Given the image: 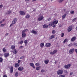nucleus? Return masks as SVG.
Here are the masks:
<instances>
[{
    "label": "nucleus",
    "instance_id": "f257e3e1",
    "mask_svg": "<svg viewBox=\"0 0 77 77\" xmlns=\"http://www.w3.org/2000/svg\"><path fill=\"white\" fill-rule=\"evenodd\" d=\"M63 70H59L57 71V74L58 75H60V74H63Z\"/></svg>",
    "mask_w": 77,
    "mask_h": 77
},
{
    "label": "nucleus",
    "instance_id": "f03ea898",
    "mask_svg": "<svg viewBox=\"0 0 77 77\" xmlns=\"http://www.w3.org/2000/svg\"><path fill=\"white\" fill-rule=\"evenodd\" d=\"M74 50H75V49H74V48H72L70 50L69 52V54H72L74 53Z\"/></svg>",
    "mask_w": 77,
    "mask_h": 77
},
{
    "label": "nucleus",
    "instance_id": "7ed1b4c3",
    "mask_svg": "<svg viewBox=\"0 0 77 77\" xmlns=\"http://www.w3.org/2000/svg\"><path fill=\"white\" fill-rule=\"evenodd\" d=\"M44 19V17H43L42 16H41L39 17L38 19V21H42V20Z\"/></svg>",
    "mask_w": 77,
    "mask_h": 77
},
{
    "label": "nucleus",
    "instance_id": "20e7f679",
    "mask_svg": "<svg viewBox=\"0 0 77 77\" xmlns=\"http://www.w3.org/2000/svg\"><path fill=\"white\" fill-rule=\"evenodd\" d=\"M57 52V50H55L53 51V52H51L50 53L51 54H52V55H53V54H56V53Z\"/></svg>",
    "mask_w": 77,
    "mask_h": 77
},
{
    "label": "nucleus",
    "instance_id": "39448f33",
    "mask_svg": "<svg viewBox=\"0 0 77 77\" xmlns=\"http://www.w3.org/2000/svg\"><path fill=\"white\" fill-rule=\"evenodd\" d=\"M72 26H69L68 28V31L69 32H70L71 30H72Z\"/></svg>",
    "mask_w": 77,
    "mask_h": 77
},
{
    "label": "nucleus",
    "instance_id": "423d86ee",
    "mask_svg": "<svg viewBox=\"0 0 77 77\" xmlns=\"http://www.w3.org/2000/svg\"><path fill=\"white\" fill-rule=\"evenodd\" d=\"M52 23L53 25H54V24H57L58 23V21H57V20H56V19H54V20L53 22Z\"/></svg>",
    "mask_w": 77,
    "mask_h": 77
},
{
    "label": "nucleus",
    "instance_id": "0eeeda50",
    "mask_svg": "<svg viewBox=\"0 0 77 77\" xmlns=\"http://www.w3.org/2000/svg\"><path fill=\"white\" fill-rule=\"evenodd\" d=\"M71 66V65L70 64H68L67 65H66L64 66V68L66 69H68Z\"/></svg>",
    "mask_w": 77,
    "mask_h": 77
},
{
    "label": "nucleus",
    "instance_id": "6e6552de",
    "mask_svg": "<svg viewBox=\"0 0 77 77\" xmlns=\"http://www.w3.org/2000/svg\"><path fill=\"white\" fill-rule=\"evenodd\" d=\"M20 14L21 15H25V14H26L23 11H20Z\"/></svg>",
    "mask_w": 77,
    "mask_h": 77
},
{
    "label": "nucleus",
    "instance_id": "1a4fd4ad",
    "mask_svg": "<svg viewBox=\"0 0 77 77\" xmlns=\"http://www.w3.org/2000/svg\"><path fill=\"white\" fill-rule=\"evenodd\" d=\"M9 53H6L4 54V56L5 57H8L9 56Z\"/></svg>",
    "mask_w": 77,
    "mask_h": 77
},
{
    "label": "nucleus",
    "instance_id": "9d476101",
    "mask_svg": "<svg viewBox=\"0 0 77 77\" xmlns=\"http://www.w3.org/2000/svg\"><path fill=\"white\" fill-rule=\"evenodd\" d=\"M17 18H14L12 21V24H15V23H16L17 22Z\"/></svg>",
    "mask_w": 77,
    "mask_h": 77
},
{
    "label": "nucleus",
    "instance_id": "9b49d317",
    "mask_svg": "<svg viewBox=\"0 0 77 77\" xmlns=\"http://www.w3.org/2000/svg\"><path fill=\"white\" fill-rule=\"evenodd\" d=\"M29 65L31 66H32L34 69H35V67L34 66V64L33 63H29Z\"/></svg>",
    "mask_w": 77,
    "mask_h": 77
},
{
    "label": "nucleus",
    "instance_id": "f8f14e48",
    "mask_svg": "<svg viewBox=\"0 0 77 77\" xmlns=\"http://www.w3.org/2000/svg\"><path fill=\"white\" fill-rule=\"evenodd\" d=\"M51 45V43H46L45 46L46 47H50Z\"/></svg>",
    "mask_w": 77,
    "mask_h": 77
},
{
    "label": "nucleus",
    "instance_id": "ddd939ff",
    "mask_svg": "<svg viewBox=\"0 0 77 77\" xmlns=\"http://www.w3.org/2000/svg\"><path fill=\"white\" fill-rule=\"evenodd\" d=\"M67 14H65L64 15H63L62 16V20H64V19H65V17H66V15H67Z\"/></svg>",
    "mask_w": 77,
    "mask_h": 77
},
{
    "label": "nucleus",
    "instance_id": "4468645a",
    "mask_svg": "<svg viewBox=\"0 0 77 77\" xmlns=\"http://www.w3.org/2000/svg\"><path fill=\"white\" fill-rule=\"evenodd\" d=\"M22 38H24V37H25L26 34L25 32H22Z\"/></svg>",
    "mask_w": 77,
    "mask_h": 77
},
{
    "label": "nucleus",
    "instance_id": "2eb2a0df",
    "mask_svg": "<svg viewBox=\"0 0 77 77\" xmlns=\"http://www.w3.org/2000/svg\"><path fill=\"white\" fill-rule=\"evenodd\" d=\"M75 39H76V37H74L71 38V42L74 41H75Z\"/></svg>",
    "mask_w": 77,
    "mask_h": 77
},
{
    "label": "nucleus",
    "instance_id": "dca6fc26",
    "mask_svg": "<svg viewBox=\"0 0 77 77\" xmlns=\"http://www.w3.org/2000/svg\"><path fill=\"white\" fill-rule=\"evenodd\" d=\"M31 32L32 33H34V34H37V32L36 31H35L34 30H32L31 31Z\"/></svg>",
    "mask_w": 77,
    "mask_h": 77
},
{
    "label": "nucleus",
    "instance_id": "f3484780",
    "mask_svg": "<svg viewBox=\"0 0 77 77\" xmlns=\"http://www.w3.org/2000/svg\"><path fill=\"white\" fill-rule=\"evenodd\" d=\"M24 69V68L23 67H19L18 68V70L19 71H21L22 70H23Z\"/></svg>",
    "mask_w": 77,
    "mask_h": 77
},
{
    "label": "nucleus",
    "instance_id": "a211bd4d",
    "mask_svg": "<svg viewBox=\"0 0 77 77\" xmlns=\"http://www.w3.org/2000/svg\"><path fill=\"white\" fill-rule=\"evenodd\" d=\"M20 66V63H17L15 64L14 66L15 68H17V66Z\"/></svg>",
    "mask_w": 77,
    "mask_h": 77
},
{
    "label": "nucleus",
    "instance_id": "6ab92c4d",
    "mask_svg": "<svg viewBox=\"0 0 77 77\" xmlns=\"http://www.w3.org/2000/svg\"><path fill=\"white\" fill-rule=\"evenodd\" d=\"M43 28L46 29V28H47V27H48V26L47 25L45 24L43 26Z\"/></svg>",
    "mask_w": 77,
    "mask_h": 77
},
{
    "label": "nucleus",
    "instance_id": "aec40b11",
    "mask_svg": "<svg viewBox=\"0 0 77 77\" xmlns=\"http://www.w3.org/2000/svg\"><path fill=\"white\" fill-rule=\"evenodd\" d=\"M13 67L12 66L11 67V68H10L11 73H12V72H13Z\"/></svg>",
    "mask_w": 77,
    "mask_h": 77
},
{
    "label": "nucleus",
    "instance_id": "412c9836",
    "mask_svg": "<svg viewBox=\"0 0 77 77\" xmlns=\"http://www.w3.org/2000/svg\"><path fill=\"white\" fill-rule=\"evenodd\" d=\"M11 48L12 50H14L15 48V46L14 45H11Z\"/></svg>",
    "mask_w": 77,
    "mask_h": 77
},
{
    "label": "nucleus",
    "instance_id": "4be33fe9",
    "mask_svg": "<svg viewBox=\"0 0 77 77\" xmlns=\"http://www.w3.org/2000/svg\"><path fill=\"white\" fill-rule=\"evenodd\" d=\"M24 43L25 44V46H27V44H28V42H27V40H26L24 41Z\"/></svg>",
    "mask_w": 77,
    "mask_h": 77
},
{
    "label": "nucleus",
    "instance_id": "5701e85b",
    "mask_svg": "<svg viewBox=\"0 0 77 77\" xmlns=\"http://www.w3.org/2000/svg\"><path fill=\"white\" fill-rule=\"evenodd\" d=\"M44 43H42L40 44V47L41 48H42L44 47Z\"/></svg>",
    "mask_w": 77,
    "mask_h": 77
},
{
    "label": "nucleus",
    "instance_id": "b1692460",
    "mask_svg": "<svg viewBox=\"0 0 77 77\" xmlns=\"http://www.w3.org/2000/svg\"><path fill=\"white\" fill-rule=\"evenodd\" d=\"M49 62V60H45V63L46 64H48Z\"/></svg>",
    "mask_w": 77,
    "mask_h": 77
},
{
    "label": "nucleus",
    "instance_id": "393cba45",
    "mask_svg": "<svg viewBox=\"0 0 77 77\" xmlns=\"http://www.w3.org/2000/svg\"><path fill=\"white\" fill-rule=\"evenodd\" d=\"M13 53L14 54H17V50L16 49H14Z\"/></svg>",
    "mask_w": 77,
    "mask_h": 77
},
{
    "label": "nucleus",
    "instance_id": "a878e982",
    "mask_svg": "<svg viewBox=\"0 0 77 77\" xmlns=\"http://www.w3.org/2000/svg\"><path fill=\"white\" fill-rule=\"evenodd\" d=\"M49 25L50 27H51L52 25H53V23L52 22H50L49 23Z\"/></svg>",
    "mask_w": 77,
    "mask_h": 77
},
{
    "label": "nucleus",
    "instance_id": "bb28decb",
    "mask_svg": "<svg viewBox=\"0 0 77 77\" xmlns=\"http://www.w3.org/2000/svg\"><path fill=\"white\" fill-rule=\"evenodd\" d=\"M54 37V35H52L51 37L49 38V39H53Z\"/></svg>",
    "mask_w": 77,
    "mask_h": 77
},
{
    "label": "nucleus",
    "instance_id": "cd10ccee",
    "mask_svg": "<svg viewBox=\"0 0 77 77\" xmlns=\"http://www.w3.org/2000/svg\"><path fill=\"white\" fill-rule=\"evenodd\" d=\"M23 42H24V41L23 40H22L20 41L19 42H18V44H23Z\"/></svg>",
    "mask_w": 77,
    "mask_h": 77
},
{
    "label": "nucleus",
    "instance_id": "c85d7f7f",
    "mask_svg": "<svg viewBox=\"0 0 77 77\" xmlns=\"http://www.w3.org/2000/svg\"><path fill=\"white\" fill-rule=\"evenodd\" d=\"M30 17V15L29 14H26L25 17L26 18H28Z\"/></svg>",
    "mask_w": 77,
    "mask_h": 77
},
{
    "label": "nucleus",
    "instance_id": "c756f323",
    "mask_svg": "<svg viewBox=\"0 0 77 77\" xmlns=\"http://www.w3.org/2000/svg\"><path fill=\"white\" fill-rule=\"evenodd\" d=\"M3 51L5 53H6V49L5 48H3Z\"/></svg>",
    "mask_w": 77,
    "mask_h": 77
},
{
    "label": "nucleus",
    "instance_id": "7c9ffc66",
    "mask_svg": "<svg viewBox=\"0 0 77 77\" xmlns=\"http://www.w3.org/2000/svg\"><path fill=\"white\" fill-rule=\"evenodd\" d=\"M40 68H41L40 66L37 67L36 68V70H37V71H39V70L40 69Z\"/></svg>",
    "mask_w": 77,
    "mask_h": 77
},
{
    "label": "nucleus",
    "instance_id": "2f4dec72",
    "mask_svg": "<svg viewBox=\"0 0 77 77\" xmlns=\"http://www.w3.org/2000/svg\"><path fill=\"white\" fill-rule=\"evenodd\" d=\"M28 31V29H24L22 32H23V33H24V32H27V31Z\"/></svg>",
    "mask_w": 77,
    "mask_h": 77
},
{
    "label": "nucleus",
    "instance_id": "473e14b6",
    "mask_svg": "<svg viewBox=\"0 0 77 77\" xmlns=\"http://www.w3.org/2000/svg\"><path fill=\"white\" fill-rule=\"evenodd\" d=\"M65 0H58V1L59 3H62Z\"/></svg>",
    "mask_w": 77,
    "mask_h": 77
},
{
    "label": "nucleus",
    "instance_id": "72a5a7b5",
    "mask_svg": "<svg viewBox=\"0 0 77 77\" xmlns=\"http://www.w3.org/2000/svg\"><path fill=\"white\" fill-rule=\"evenodd\" d=\"M18 72H16L15 73V76L16 77H18Z\"/></svg>",
    "mask_w": 77,
    "mask_h": 77
},
{
    "label": "nucleus",
    "instance_id": "f704fd0d",
    "mask_svg": "<svg viewBox=\"0 0 77 77\" xmlns=\"http://www.w3.org/2000/svg\"><path fill=\"white\" fill-rule=\"evenodd\" d=\"M70 13L71 14H74V11L72 10V11H70Z\"/></svg>",
    "mask_w": 77,
    "mask_h": 77
},
{
    "label": "nucleus",
    "instance_id": "c9c22d12",
    "mask_svg": "<svg viewBox=\"0 0 77 77\" xmlns=\"http://www.w3.org/2000/svg\"><path fill=\"white\" fill-rule=\"evenodd\" d=\"M68 40V39L66 38L63 41V43H65Z\"/></svg>",
    "mask_w": 77,
    "mask_h": 77
},
{
    "label": "nucleus",
    "instance_id": "e433bc0d",
    "mask_svg": "<svg viewBox=\"0 0 77 77\" xmlns=\"http://www.w3.org/2000/svg\"><path fill=\"white\" fill-rule=\"evenodd\" d=\"M3 62V58L2 57H0V62Z\"/></svg>",
    "mask_w": 77,
    "mask_h": 77
},
{
    "label": "nucleus",
    "instance_id": "4c0bfd02",
    "mask_svg": "<svg viewBox=\"0 0 77 77\" xmlns=\"http://www.w3.org/2000/svg\"><path fill=\"white\" fill-rule=\"evenodd\" d=\"M35 65L37 66H39V63H37L35 64Z\"/></svg>",
    "mask_w": 77,
    "mask_h": 77
},
{
    "label": "nucleus",
    "instance_id": "58836bf2",
    "mask_svg": "<svg viewBox=\"0 0 77 77\" xmlns=\"http://www.w3.org/2000/svg\"><path fill=\"white\" fill-rule=\"evenodd\" d=\"M65 77V75H61L60 76V77Z\"/></svg>",
    "mask_w": 77,
    "mask_h": 77
},
{
    "label": "nucleus",
    "instance_id": "ea45409f",
    "mask_svg": "<svg viewBox=\"0 0 77 77\" xmlns=\"http://www.w3.org/2000/svg\"><path fill=\"white\" fill-rule=\"evenodd\" d=\"M73 44L72 43H71L70 44L68 45V46L69 47H71V46H72Z\"/></svg>",
    "mask_w": 77,
    "mask_h": 77
},
{
    "label": "nucleus",
    "instance_id": "a19ab883",
    "mask_svg": "<svg viewBox=\"0 0 77 77\" xmlns=\"http://www.w3.org/2000/svg\"><path fill=\"white\" fill-rule=\"evenodd\" d=\"M53 34H54V33H56V31H55V30H53L52 31V32Z\"/></svg>",
    "mask_w": 77,
    "mask_h": 77
},
{
    "label": "nucleus",
    "instance_id": "79ce46f5",
    "mask_svg": "<svg viewBox=\"0 0 77 77\" xmlns=\"http://www.w3.org/2000/svg\"><path fill=\"white\" fill-rule=\"evenodd\" d=\"M73 45L75 47H77V44L76 43H74Z\"/></svg>",
    "mask_w": 77,
    "mask_h": 77
},
{
    "label": "nucleus",
    "instance_id": "37998d69",
    "mask_svg": "<svg viewBox=\"0 0 77 77\" xmlns=\"http://www.w3.org/2000/svg\"><path fill=\"white\" fill-rule=\"evenodd\" d=\"M61 37H63V36H64V33H62L61 34Z\"/></svg>",
    "mask_w": 77,
    "mask_h": 77
},
{
    "label": "nucleus",
    "instance_id": "c03bdc74",
    "mask_svg": "<svg viewBox=\"0 0 77 77\" xmlns=\"http://www.w3.org/2000/svg\"><path fill=\"white\" fill-rule=\"evenodd\" d=\"M5 24H2L1 25V27H3L4 26H5Z\"/></svg>",
    "mask_w": 77,
    "mask_h": 77
},
{
    "label": "nucleus",
    "instance_id": "a18cd8bd",
    "mask_svg": "<svg viewBox=\"0 0 77 77\" xmlns=\"http://www.w3.org/2000/svg\"><path fill=\"white\" fill-rule=\"evenodd\" d=\"M45 72V70L44 69H42L41 70V72Z\"/></svg>",
    "mask_w": 77,
    "mask_h": 77
},
{
    "label": "nucleus",
    "instance_id": "49530a36",
    "mask_svg": "<svg viewBox=\"0 0 77 77\" xmlns=\"http://www.w3.org/2000/svg\"><path fill=\"white\" fill-rule=\"evenodd\" d=\"M23 47H24V46H20L19 47V48H23Z\"/></svg>",
    "mask_w": 77,
    "mask_h": 77
},
{
    "label": "nucleus",
    "instance_id": "de8ad7c7",
    "mask_svg": "<svg viewBox=\"0 0 77 77\" xmlns=\"http://www.w3.org/2000/svg\"><path fill=\"white\" fill-rule=\"evenodd\" d=\"M77 18H75L74 19H73V21H75L76 20Z\"/></svg>",
    "mask_w": 77,
    "mask_h": 77
},
{
    "label": "nucleus",
    "instance_id": "09e8293b",
    "mask_svg": "<svg viewBox=\"0 0 77 77\" xmlns=\"http://www.w3.org/2000/svg\"><path fill=\"white\" fill-rule=\"evenodd\" d=\"M11 11H8L7 12V14H11Z\"/></svg>",
    "mask_w": 77,
    "mask_h": 77
},
{
    "label": "nucleus",
    "instance_id": "8fccbe9b",
    "mask_svg": "<svg viewBox=\"0 0 77 77\" xmlns=\"http://www.w3.org/2000/svg\"><path fill=\"white\" fill-rule=\"evenodd\" d=\"M20 62H21V60H18L17 61L18 63H20Z\"/></svg>",
    "mask_w": 77,
    "mask_h": 77
},
{
    "label": "nucleus",
    "instance_id": "3c124183",
    "mask_svg": "<svg viewBox=\"0 0 77 77\" xmlns=\"http://www.w3.org/2000/svg\"><path fill=\"white\" fill-rule=\"evenodd\" d=\"M3 8V5H0V8Z\"/></svg>",
    "mask_w": 77,
    "mask_h": 77
},
{
    "label": "nucleus",
    "instance_id": "603ef678",
    "mask_svg": "<svg viewBox=\"0 0 77 77\" xmlns=\"http://www.w3.org/2000/svg\"><path fill=\"white\" fill-rule=\"evenodd\" d=\"M24 58V56H23L22 57H21L20 58V59H23Z\"/></svg>",
    "mask_w": 77,
    "mask_h": 77
},
{
    "label": "nucleus",
    "instance_id": "864d4df0",
    "mask_svg": "<svg viewBox=\"0 0 77 77\" xmlns=\"http://www.w3.org/2000/svg\"><path fill=\"white\" fill-rule=\"evenodd\" d=\"M73 74V73L72 72H70V75H72Z\"/></svg>",
    "mask_w": 77,
    "mask_h": 77
},
{
    "label": "nucleus",
    "instance_id": "5fc2aeb1",
    "mask_svg": "<svg viewBox=\"0 0 77 77\" xmlns=\"http://www.w3.org/2000/svg\"><path fill=\"white\" fill-rule=\"evenodd\" d=\"M12 26H13V23H12L10 25V27H12Z\"/></svg>",
    "mask_w": 77,
    "mask_h": 77
},
{
    "label": "nucleus",
    "instance_id": "6e6d98bb",
    "mask_svg": "<svg viewBox=\"0 0 77 77\" xmlns=\"http://www.w3.org/2000/svg\"><path fill=\"white\" fill-rule=\"evenodd\" d=\"M51 18H49L48 19V20L49 21H50V20H51Z\"/></svg>",
    "mask_w": 77,
    "mask_h": 77
},
{
    "label": "nucleus",
    "instance_id": "4d7b16f0",
    "mask_svg": "<svg viewBox=\"0 0 77 77\" xmlns=\"http://www.w3.org/2000/svg\"><path fill=\"white\" fill-rule=\"evenodd\" d=\"M2 22H3V21H0V24H2Z\"/></svg>",
    "mask_w": 77,
    "mask_h": 77
},
{
    "label": "nucleus",
    "instance_id": "13d9d810",
    "mask_svg": "<svg viewBox=\"0 0 77 77\" xmlns=\"http://www.w3.org/2000/svg\"><path fill=\"white\" fill-rule=\"evenodd\" d=\"M3 77H7V76L6 75H4L3 76Z\"/></svg>",
    "mask_w": 77,
    "mask_h": 77
},
{
    "label": "nucleus",
    "instance_id": "bf43d9fd",
    "mask_svg": "<svg viewBox=\"0 0 77 77\" xmlns=\"http://www.w3.org/2000/svg\"><path fill=\"white\" fill-rule=\"evenodd\" d=\"M5 36H7V35H8V33H7L5 35Z\"/></svg>",
    "mask_w": 77,
    "mask_h": 77
},
{
    "label": "nucleus",
    "instance_id": "052dcab7",
    "mask_svg": "<svg viewBox=\"0 0 77 77\" xmlns=\"http://www.w3.org/2000/svg\"><path fill=\"white\" fill-rule=\"evenodd\" d=\"M57 63V62L56 61H55L54 63H55V64H56V63Z\"/></svg>",
    "mask_w": 77,
    "mask_h": 77
},
{
    "label": "nucleus",
    "instance_id": "680f3d73",
    "mask_svg": "<svg viewBox=\"0 0 77 77\" xmlns=\"http://www.w3.org/2000/svg\"><path fill=\"white\" fill-rule=\"evenodd\" d=\"M5 19H3L2 21V22H3L5 21Z\"/></svg>",
    "mask_w": 77,
    "mask_h": 77
},
{
    "label": "nucleus",
    "instance_id": "e2e57ef3",
    "mask_svg": "<svg viewBox=\"0 0 77 77\" xmlns=\"http://www.w3.org/2000/svg\"><path fill=\"white\" fill-rule=\"evenodd\" d=\"M25 2H28L29 1V0H25Z\"/></svg>",
    "mask_w": 77,
    "mask_h": 77
},
{
    "label": "nucleus",
    "instance_id": "0e129e2a",
    "mask_svg": "<svg viewBox=\"0 0 77 77\" xmlns=\"http://www.w3.org/2000/svg\"><path fill=\"white\" fill-rule=\"evenodd\" d=\"M62 26V25H60V26H59V27H61Z\"/></svg>",
    "mask_w": 77,
    "mask_h": 77
},
{
    "label": "nucleus",
    "instance_id": "69168bd1",
    "mask_svg": "<svg viewBox=\"0 0 77 77\" xmlns=\"http://www.w3.org/2000/svg\"><path fill=\"white\" fill-rule=\"evenodd\" d=\"M36 0H32V2H35V1H36Z\"/></svg>",
    "mask_w": 77,
    "mask_h": 77
},
{
    "label": "nucleus",
    "instance_id": "338daca9",
    "mask_svg": "<svg viewBox=\"0 0 77 77\" xmlns=\"http://www.w3.org/2000/svg\"><path fill=\"white\" fill-rule=\"evenodd\" d=\"M53 27H54H54H55V25H54V26H53Z\"/></svg>",
    "mask_w": 77,
    "mask_h": 77
},
{
    "label": "nucleus",
    "instance_id": "774afa93",
    "mask_svg": "<svg viewBox=\"0 0 77 77\" xmlns=\"http://www.w3.org/2000/svg\"><path fill=\"white\" fill-rule=\"evenodd\" d=\"M11 52H13V51H11Z\"/></svg>",
    "mask_w": 77,
    "mask_h": 77
}]
</instances>
